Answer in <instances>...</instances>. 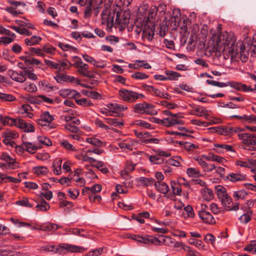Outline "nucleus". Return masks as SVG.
<instances>
[{
	"label": "nucleus",
	"instance_id": "21",
	"mask_svg": "<svg viewBox=\"0 0 256 256\" xmlns=\"http://www.w3.org/2000/svg\"><path fill=\"white\" fill-rule=\"evenodd\" d=\"M203 157L208 160L215 161L218 163H222L226 161L224 158L212 152L208 153L207 156H203Z\"/></svg>",
	"mask_w": 256,
	"mask_h": 256
},
{
	"label": "nucleus",
	"instance_id": "15",
	"mask_svg": "<svg viewBox=\"0 0 256 256\" xmlns=\"http://www.w3.org/2000/svg\"><path fill=\"white\" fill-rule=\"evenodd\" d=\"M146 108H148L147 102H144L136 104L134 106V111L136 113L141 114H154V112L146 110Z\"/></svg>",
	"mask_w": 256,
	"mask_h": 256
},
{
	"label": "nucleus",
	"instance_id": "60",
	"mask_svg": "<svg viewBox=\"0 0 256 256\" xmlns=\"http://www.w3.org/2000/svg\"><path fill=\"white\" fill-rule=\"evenodd\" d=\"M74 206V204L72 202L67 200H62L59 204V206L60 208L66 206L68 208H72Z\"/></svg>",
	"mask_w": 256,
	"mask_h": 256
},
{
	"label": "nucleus",
	"instance_id": "32",
	"mask_svg": "<svg viewBox=\"0 0 256 256\" xmlns=\"http://www.w3.org/2000/svg\"><path fill=\"white\" fill-rule=\"evenodd\" d=\"M165 73L167 76L166 78L168 80H176L178 78L181 76L180 74L174 71L168 70L165 71Z\"/></svg>",
	"mask_w": 256,
	"mask_h": 256
},
{
	"label": "nucleus",
	"instance_id": "20",
	"mask_svg": "<svg viewBox=\"0 0 256 256\" xmlns=\"http://www.w3.org/2000/svg\"><path fill=\"white\" fill-rule=\"evenodd\" d=\"M169 21L170 20H168L167 18L164 17L162 24H160L159 34L160 36L164 37L166 34V32H168Z\"/></svg>",
	"mask_w": 256,
	"mask_h": 256
},
{
	"label": "nucleus",
	"instance_id": "37",
	"mask_svg": "<svg viewBox=\"0 0 256 256\" xmlns=\"http://www.w3.org/2000/svg\"><path fill=\"white\" fill-rule=\"evenodd\" d=\"M86 142L96 146H101L103 144L102 140L95 138H86Z\"/></svg>",
	"mask_w": 256,
	"mask_h": 256
},
{
	"label": "nucleus",
	"instance_id": "50",
	"mask_svg": "<svg viewBox=\"0 0 256 256\" xmlns=\"http://www.w3.org/2000/svg\"><path fill=\"white\" fill-rule=\"evenodd\" d=\"M4 136L7 138H16L18 137L19 134L18 132L14 131L7 130L4 132Z\"/></svg>",
	"mask_w": 256,
	"mask_h": 256
},
{
	"label": "nucleus",
	"instance_id": "44",
	"mask_svg": "<svg viewBox=\"0 0 256 256\" xmlns=\"http://www.w3.org/2000/svg\"><path fill=\"white\" fill-rule=\"evenodd\" d=\"M218 134L224 136H230V126H220V129H218Z\"/></svg>",
	"mask_w": 256,
	"mask_h": 256
},
{
	"label": "nucleus",
	"instance_id": "61",
	"mask_svg": "<svg viewBox=\"0 0 256 256\" xmlns=\"http://www.w3.org/2000/svg\"><path fill=\"white\" fill-rule=\"evenodd\" d=\"M160 104L163 106H164L166 108H168L170 109H174L175 108L177 107V104L174 103L168 102L166 100H162L160 102Z\"/></svg>",
	"mask_w": 256,
	"mask_h": 256
},
{
	"label": "nucleus",
	"instance_id": "11",
	"mask_svg": "<svg viewBox=\"0 0 256 256\" xmlns=\"http://www.w3.org/2000/svg\"><path fill=\"white\" fill-rule=\"evenodd\" d=\"M156 190L160 193L165 194L164 196L168 198H170V195L168 194L170 190L168 185L164 182H155L154 183Z\"/></svg>",
	"mask_w": 256,
	"mask_h": 256
},
{
	"label": "nucleus",
	"instance_id": "45",
	"mask_svg": "<svg viewBox=\"0 0 256 256\" xmlns=\"http://www.w3.org/2000/svg\"><path fill=\"white\" fill-rule=\"evenodd\" d=\"M132 78L136 80H144L148 78V76L145 73L138 72L132 75Z\"/></svg>",
	"mask_w": 256,
	"mask_h": 256
},
{
	"label": "nucleus",
	"instance_id": "31",
	"mask_svg": "<svg viewBox=\"0 0 256 256\" xmlns=\"http://www.w3.org/2000/svg\"><path fill=\"white\" fill-rule=\"evenodd\" d=\"M154 36V31L150 29V30H146L144 28L142 32V38L144 40L146 38L148 41H151Z\"/></svg>",
	"mask_w": 256,
	"mask_h": 256
},
{
	"label": "nucleus",
	"instance_id": "26",
	"mask_svg": "<svg viewBox=\"0 0 256 256\" xmlns=\"http://www.w3.org/2000/svg\"><path fill=\"white\" fill-rule=\"evenodd\" d=\"M171 186L172 190V194L170 196H180L182 192V188L180 184L176 182H171Z\"/></svg>",
	"mask_w": 256,
	"mask_h": 256
},
{
	"label": "nucleus",
	"instance_id": "49",
	"mask_svg": "<svg viewBox=\"0 0 256 256\" xmlns=\"http://www.w3.org/2000/svg\"><path fill=\"white\" fill-rule=\"evenodd\" d=\"M251 162L252 159L248 160V161H242L240 160H238L236 162V164L237 166H239L242 167L250 168L252 166V164Z\"/></svg>",
	"mask_w": 256,
	"mask_h": 256
},
{
	"label": "nucleus",
	"instance_id": "28",
	"mask_svg": "<svg viewBox=\"0 0 256 256\" xmlns=\"http://www.w3.org/2000/svg\"><path fill=\"white\" fill-rule=\"evenodd\" d=\"M18 66L23 70L20 72H21L23 73L24 75H26L28 78L32 79V70H29L28 66H26L24 62H18Z\"/></svg>",
	"mask_w": 256,
	"mask_h": 256
},
{
	"label": "nucleus",
	"instance_id": "52",
	"mask_svg": "<svg viewBox=\"0 0 256 256\" xmlns=\"http://www.w3.org/2000/svg\"><path fill=\"white\" fill-rule=\"evenodd\" d=\"M46 64L52 68L58 70V71L61 70L60 66H59V64L55 63L50 60H45Z\"/></svg>",
	"mask_w": 256,
	"mask_h": 256
},
{
	"label": "nucleus",
	"instance_id": "35",
	"mask_svg": "<svg viewBox=\"0 0 256 256\" xmlns=\"http://www.w3.org/2000/svg\"><path fill=\"white\" fill-rule=\"evenodd\" d=\"M252 211L250 210L246 213L243 214L240 216L239 220L241 222L246 224L251 220Z\"/></svg>",
	"mask_w": 256,
	"mask_h": 256
},
{
	"label": "nucleus",
	"instance_id": "40",
	"mask_svg": "<svg viewBox=\"0 0 256 256\" xmlns=\"http://www.w3.org/2000/svg\"><path fill=\"white\" fill-rule=\"evenodd\" d=\"M10 28L14 30L20 34L27 36H29L30 34V32L26 28H20L16 26H10Z\"/></svg>",
	"mask_w": 256,
	"mask_h": 256
},
{
	"label": "nucleus",
	"instance_id": "64",
	"mask_svg": "<svg viewBox=\"0 0 256 256\" xmlns=\"http://www.w3.org/2000/svg\"><path fill=\"white\" fill-rule=\"evenodd\" d=\"M6 10L14 16H17L18 15L22 14L20 11L18 12L16 10V8H14V6H8L6 8Z\"/></svg>",
	"mask_w": 256,
	"mask_h": 256
},
{
	"label": "nucleus",
	"instance_id": "22",
	"mask_svg": "<svg viewBox=\"0 0 256 256\" xmlns=\"http://www.w3.org/2000/svg\"><path fill=\"white\" fill-rule=\"evenodd\" d=\"M136 182L144 186H152L154 182V180L152 178H146L142 176L136 179Z\"/></svg>",
	"mask_w": 256,
	"mask_h": 256
},
{
	"label": "nucleus",
	"instance_id": "47",
	"mask_svg": "<svg viewBox=\"0 0 256 256\" xmlns=\"http://www.w3.org/2000/svg\"><path fill=\"white\" fill-rule=\"evenodd\" d=\"M34 173L37 175L45 174L48 172V168L44 166H35L33 168Z\"/></svg>",
	"mask_w": 256,
	"mask_h": 256
},
{
	"label": "nucleus",
	"instance_id": "33",
	"mask_svg": "<svg viewBox=\"0 0 256 256\" xmlns=\"http://www.w3.org/2000/svg\"><path fill=\"white\" fill-rule=\"evenodd\" d=\"M106 123L114 126H119L120 128L124 126L122 122H118L116 118H105Z\"/></svg>",
	"mask_w": 256,
	"mask_h": 256
},
{
	"label": "nucleus",
	"instance_id": "36",
	"mask_svg": "<svg viewBox=\"0 0 256 256\" xmlns=\"http://www.w3.org/2000/svg\"><path fill=\"white\" fill-rule=\"evenodd\" d=\"M132 124L143 127L148 129L151 128V124L144 120H136L132 122Z\"/></svg>",
	"mask_w": 256,
	"mask_h": 256
},
{
	"label": "nucleus",
	"instance_id": "23",
	"mask_svg": "<svg viewBox=\"0 0 256 256\" xmlns=\"http://www.w3.org/2000/svg\"><path fill=\"white\" fill-rule=\"evenodd\" d=\"M41 102L49 104H54L53 99H51L44 95H39L38 96V98L33 96V104H40Z\"/></svg>",
	"mask_w": 256,
	"mask_h": 256
},
{
	"label": "nucleus",
	"instance_id": "34",
	"mask_svg": "<svg viewBox=\"0 0 256 256\" xmlns=\"http://www.w3.org/2000/svg\"><path fill=\"white\" fill-rule=\"evenodd\" d=\"M17 166L16 161L10 162L6 163H0V168L2 169L14 170Z\"/></svg>",
	"mask_w": 256,
	"mask_h": 256
},
{
	"label": "nucleus",
	"instance_id": "58",
	"mask_svg": "<svg viewBox=\"0 0 256 256\" xmlns=\"http://www.w3.org/2000/svg\"><path fill=\"white\" fill-rule=\"evenodd\" d=\"M184 210L186 212L188 217L194 218V213L192 206L190 205H188L184 208Z\"/></svg>",
	"mask_w": 256,
	"mask_h": 256
},
{
	"label": "nucleus",
	"instance_id": "51",
	"mask_svg": "<svg viewBox=\"0 0 256 256\" xmlns=\"http://www.w3.org/2000/svg\"><path fill=\"white\" fill-rule=\"evenodd\" d=\"M158 12V9H156V6H152L150 8L148 14L147 18L150 20V18H153Z\"/></svg>",
	"mask_w": 256,
	"mask_h": 256
},
{
	"label": "nucleus",
	"instance_id": "55",
	"mask_svg": "<svg viewBox=\"0 0 256 256\" xmlns=\"http://www.w3.org/2000/svg\"><path fill=\"white\" fill-rule=\"evenodd\" d=\"M159 237L160 238V239L158 238V240L159 241L158 243L156 242V244H154L155 245H162L163 244H164L166 242H168V241H170V242L171 238H170L168 236H166L163 235H160Z\"/></svg>",
	"mask_w": 256,
	"mask_h": 256
},
{
	"label": "nucleus",
	"instance_id": "62",
	"mask_svg": "<svg viewBox=\"0 0 256 256\" xmlns=\"http://www.w3.org/2000/svg\"><path fill=\"white\" fill-rule=\"evenodd\" d=\"M94 124L97 126H98L100 127V128H102L103 129H104L106 130H108L110 128L107 125L104 124L102 120H101L100 119L96 118L94 120Z\"/></svg>",
	"mask_w": 256,
	"mask_h": 256
},
{
	"label": "nucleus",
	"instance_id": "14",
	"mask_svg": "<svg viewBox=\"0 0 256 256\" xmlns=\"http://www.w3.org/2000/svg\"><path fill=\"white\" fill-rule=\"evenodd\" d=\"M20 128H24L25 132H32V124H27L24 120L22 119H16L14 125Z\"/></svg>",
	"mask_w": 256,
	"mask_h": 256
},
{
	"label": "nucleus",
	"instance_id": "29",
	"mask_svg": "<svg viewBox=\"0 0 256 256\" xmlns=\"http://www.w3.org/2000/svg\"><path fill=\"white\" fill-rule=\"evenodd\" d=\"M62 160L59 159L56 160L53 162L52 166L54 167L53 172L56 175H59L61 174V164Z\"/></svg>",
	"mask_w": 256,
	"mask_h": 256
},
{
	"label": "nucleus",
	"instance_id": "7",
	"mask_svg": "<svg viewBox=\"0 0 256 256\" xmlns=\"http://www.w3.org/2000/svg\"><path fill=\"white\" fill-rule=\"evenodd\" d=\"M221 32H218L217 34H214L210 41V44L212 47V50L214 52H220L221 49L220 44H223L221 42Z\"/></svg>",
	"mask_w": 256,
	"mask_h": 256
},
{
	"label": "nucleus",
	"instance_id": "27",
	"mask_svg": "<svg viewBox=\"0 0 256 256\" xmlns=\"http://www.w3.org/2000/svg\"><path fill=\"white\" fill-rule=\"evenodd\" d=\"M0 121L2 122L4 126H12L16 122V119L10 118L8 116H2V115L0 114Z\"/></svg>",
	"mask_w": 256,
	"mask_h": 256
},
{
	"label": "nucleus",
	"instance_id": "2",
	"mask_svg": "<svg viewBox=\"0 0 256 256\" xmlns=\"http://www.w3.org/2000/svg\"><path fill=\"white\" fill-rule=\"evenodd\" d=\"M118 94L124 101L133 102L139 98H144L142 94H138L132 90L122 88L118 91Z\"/></svg>",
	"mask_w": 256,
	"mask_h": 256
},
{
	"label": "nucleus",
	"instance_id": "42",
	"mask_svg": "<svg viewBox=\"0 0 256 256\" xmlns=\"http://www.w3.org/2000/svg\"><path fill=\"white\" fill-rule=\"evenodd\" d=\"M248 193L244 190L234 192L233 196L236 198V200L239 198L244 199L248 195Z\"/></svg>",
	"mask_w": 256,
	"mask_h": 256
},
{
	"label": "nucleus",
	"instance_id": "38",
	"mask_svg": "<svg viewBox=\"0 0 256 256\" xmlns=\"http://www.w3.org/2000/svg\"><path fill=\"white\" fill-rule=\"evenodd\" d=\"M186 173L190 176L199 177L201 176L200 172L194 168H187Z\"/></svg>",
	"mask_w": 256,
	"mask_h": 256
},
{
	"label": "nucleus",
	"instance_id": "43",
	"mask_svg": "<svg viewBox=\"0 0 256 256\" xmlns=\"http://www.w3.org/2000/svg\"><path fill=\"white\" fill-rule=\"evenodd\" d=\"M0 99L2 101L12 102L16 98L14 96L10 94L0 93Z\"/></svg>",
	"mask_w": 256,
	"mask_h": 256
},
{
	"label": "nucleus",
	"instance_id": "41",
	"mask_svg": "<svg viewBox=\"0 0 256 256\" xmlns=\"http://www.w3.org/2000/svg\"><path fill=\"white\" fill-rule=\"evenodd\" d=\"M203 198L206 201H210L214 198L212 190L209 188H206L203 194Z\"/></svg>",
	"mask_w": 256,
	"mask_h": 256
},
{
	"label": "nucleus",
	"instance_id": "63",
	"mask_svg": "<svg viewBox=\"0 0 256 256\" xmlns=\"http://www.w3.org/2000/svg\"><path fill=\"white\" fill-rule=\"evenodd\" d=\"M22 108L24 112L28 114V116L30 118H32V113L30 112L32 110L30 106L28 104H24L22 106Z\"/></svg>",
	"mask_w": 256,
	"mask_h": 256
},
{
	"label": "nucleus",
	"instance_id": "13",
	"mask_svg": "<svg viewBox=\"0 0 256 256\" xmlns=\"http://www.w3.org/2000/svg\"><path fill=\"white\" fill-rule=\"evenodd\" d=\"M8 73L12 80L16 82H23L26 80V76L20 72L18 73L12 70H9Z\"/></svg>",
	"mask_w": 256,
	"mask_h": 256
},
{
	"label": "nucleus",
	"instance_id": "24",
	"mask_svg": "<svg viewBox=\"0 0 256 256\" xmlns=\"http://www.w3.org/2000/svg\"><path fill=\"white\" fill-rule=\"evenodd\" d=\"M36 208L38 211H46L50 208V206L44 198H40V203L36 206Z\"/></svg>",
	"mask_w": 256,
	"mask_h": 256
},
{
	"label": "nucleus",
	"instance_id": "10",
	"mask_svg": "<svg viewBox=\"0 0 256 256\" xmlns=\"http://www.w3.org/2000/svg\"><path fill=\"white\" fill-rule=\"evenodd\" d=\"M198 214L200 219L206 224H213L216 223L213 216L206 210H200Z\"/></svg>",
	"mask_w": 256,
	"mask_h": 256
},
{
	"label": "nucleus",
	"instance_id": "30",
	"mask_svg": "<svg viewBox=\"0 0 256 256\" xmlns=\"http://www.w3.org/2000/svg\"><path fill=\"white\" fill-rule=\"evenodd\" d=\"M100 112L106 116H122V114L114 110H108L106 108L101 109Z\"/></svg>",
	"mask_w": 256,
	"mask_h": 256
},
{
	"label": "nucleus",
	"instance_id": "3",
	"mask_svg": "<svg viewBox=\"0 0 256 256\" xmlns=\"http://www.w3.org/2000/svg\"><path fill=\"white\" fill-rule=\"evenodd\" d=\"M83 249L80 246L72 245L68 244H60L57 248L54 246L51 247V250L48 248V251H53L54 252L62 254L65 253L66 251L72 252H80V250Z\"/></svg>",
	"mask_w": 256,
	"mask_h": 256
},
{
	"label": "nucleus",
	"instance_id": "19",
	"mask_svg": "<svg viewBox=\"0 0 256 256\" xmlns=\"http://www.w3.org/2000/svg\"><path fill=\"white\" fill-rule=\"evenodd\" d=\"M54 79L58 83H61L62 81L64 82H73L75 80V78L65 74L57 75L54 77Z\"/></svg>",
	"mask_w": 256,
	"mask_h": 256
},
{
	"label": "nucleus",
	"instance_id": "12",
	"mask_svg": "<svg viewBox=\"0 0 256 256\" xmlns=\"http://www.w3.org/2000/svg\"><path fill=\"white\" fill-rule=\"evenodd\" d=\"M38 144L34 143L33 144V150L41 148H42L41 144H44L46 146H50L52 145V142L50 140L45 136H39L38 137Z\"/></svg>",
	"mask_w": 256,
	"mask_h": 256
},
{
	"label": "nucleus",
	"instance_id": "16",
	"mask_svg": "<svg viewBox=\"0 0 256 256\" xmlns=\"http://www.w3.org/2000/svg\"><path fill=\"white\" fill-rule=\"evenodd\" d=\"M93 1L94 0H78V2L82 6H85L87 2H88L84 10L85 17H89L90 16Z\"/></svg>",
	"mask_w": 256,
	"mask_h": 256
},
{
	"label": "nucleus",
	"instance_id": "5",
	"mask_svg": "<svg viewBox=\"0 0 256 256\" xmlns=\"http://www.w3.org/2000/svg\"><path fill=\"white\" fill-rule=\"evenodd\" d=\"M113 0H108V2L104 4V8L103 10L102 13V16H106L107 18V26L108 27L112 28L113 26L114 19V12L113 13L109 12L108 9L110 8V4H112Z\"/></svg>",
	"mask_w": 256,
	"mask_h": 256
},
{
	"label": "nucleus",
	"instance_id": "54",
	"mask_svg": "<svg viewBox=\"0 0 256 256\" xmlns=\"http://www.w3.org/2000/svg\"><path fill=\"white\" fill-rule=\"evenodd\" d=\"M149 160L154 164H158L164 162V160L156 156H150L149 157Z\"/></svg>",
	"mask_w": 256,
	"mask_h": 256
},
{
	"label": "nucleus",
	"instance_id": "8",
	"mask_svg": "<svg viewBox=\"0 0 256 256\" xmlns=\"http://www.w3.org/2000/svg\"><path fill=\"white\" fill-rule=\"evenodd\" d=\"M26 139L25 136H22V140L23 146H16V152L18 154H22L24 150H26L30 154H32V143L24 141V140Z\"/></svg>",
	"mask_w": 256,
	"mask_h": 256
},
{
	"label": "nucleus",
	"instance_id": "46",
	"mask_svg": "<svg viewBox=\"0 0 256 256\" xmlns=\"http://www.w3.org/2000/svg\"><path fill=\"white\" fill-rule=\"evenodd\" d=\"M72 90L69 88L62 89L59 90L58 93L60 96L63 98H70Z\"/></svg>",
	"mask_w": 256,
	"mask_h": 256
},
{
	"label": "nucleus",
	"instance_id": "17",
	"mask_svg": "<svg viewBox=\"0 0 256 256\" xmlns=\"http://www.w3.org/2000/svg\"><path fill=\"white\" fill-rule=\"evenodd\" d=\"M226 179L232 182H236L246 180V176L238 173L232 172L228 174Z\"/></svg>",
	"mask_w": 256,
	"mask_h": 256
},
{
	"label": "nucleus",
	"instance_id": "9",
	"mask_svg": "<svg viewBox=\"0 0 256 256\" xmlns=\"http://www.w3.org/2000/svg\"><path fill=\"white\" fill-rule=\"evenodd\" d=\"M114 12L116 13L115 23L118 24H122L121 27L124 25V28H125L126 24L129 22L130 14L128 13L126 14V12H124L122 16L121 17L122 12L114 11Z\"/></svg>",
	"mask_w": 256,
	"mask_h": 256
},
{
	"label": "nucleus",
	"instance_id": "39",
	"mask_svg": "<svg viewBox=\"0 0 256 256\" xmlns=\"http://www.w3.org/2000/svg\"><path fill=\"white\" fill-rule=\"evenodd\" d=\"M15 204L18 206H21L24 207L31 208L32 204L29 202L28 200L26 197H24L22 200H17Z\"/></svg>",
	"mask_w": 256,
	"mask_h": 256
},
{
	"label": "nucleus",
	"instance_id": "56",
	"mask_svg": "<svg viewBox=\"0 0 256 256\" xmlns=\"http://www.w3.org/2000/svg\"><path fill=\"white\" fill-rule=\"evenodd\" d=\"M86 94L88 97L94 99L100 100L102 98V96L96 92H86Z\"/></svg>",
	"mask_w": 256,
	"mask_h": 256
},
{
	"label": "nucleus",
	"instance_id": "57",
	"mask_svg": "<svg viewBox=\"0 0 256 256\" xmlns=\"http://www.w3.org/2000/svg\"><path fill=\"white\" fill-rule=\"evenodd\" d=\"M42 120L48 122H50L54 120L53 116L50 114L48 112H45L42 115Z\"/></svg>",
	"mask_w": 256,
	"mask_h": 256
},
{
	"label": "nucleus",
	"instance_id": "4",
	"mask_svg": "<svg viewBox=\"0 0 256 256\" xmlns=\"http://www.w3.org/2000/svg\"><path fill=\"white\" fill-rule=\"evenodd\" d=\"M206 82L208 84L212 85L213 86H216L220 88H223L227 86H230L238 91H240L241 83L239 82L232 81L228 82L226 83H224L210 80H207Z\"/></svg>",
	"mask_w": 256,
	"mask_h": 256
},
{
	"label": "nucleus",
	"instance_id": "25",
	"mask_svg": "<svg viewBox=\"0 0 256 256\" xmlns=\"http://www.w3.org/2000/svg\"><path fill=\"white\" fill-rule=\"evenodd\" d=\"M140 242H142L144 244L150 242L154 244L158 243L159 242L158 238L149 235H146V236H140Z\"/></svg>",
	"mask_w": 256,
	"mask_h": 256
},
{
	"label": "nucleus",
	"instance_id": "18",
	"mask_svg": "<svg viewBox=\"0 0 256 256\" xmlns=\"http://www.w3.org/2000/svg\"><path fill=\"white\" fill-rule=\"evenodd\" d=\"M59 226L55 224H50L46 226H33V230L42 231H54L56 230Z\"/></svg>",
	"mask_w": 256,
	"mask_h": 256
},
{
	"label": "nucleus",
	"instance_id": "53",
	"mask_svg": "<svg viewBox=\"0 0 256 256\" xmlns=\"http://www.w3.org/2000/svg\"><path fill=\"white\" fill-rule=\"evenodd\" d=\"M28 56H20V58L24 61V66H28L29 70L32 68V58H29Z\"/></svg>",
	"mask_w": 256,
	"mask_h": 256
},
{
	"label": "nucleus",
	"instance_id": "59",
	"mask_svg": "<svg viewBox=\"0 0 256 256\" xmlns=\"http://www.w3.org/2000/svg\"><path fill=\"white\" fill-rule=\"evenodd\" d=\"M236 96H234L231 95L229 96V100H236L238 102H244V98L241 94L239 93H236Z\"/></svg>",
	"mask_w": 256,
	"mask_h": 256
},
{
	"label": "nucleus",
	"instance_id": "1",
	"mask_svg": "<svg viewBox=\"0 0 256 256\" xmlns=\"http://www.w3.org/2000/svg\"><path fill=\"white\" fill-rule=\"evenodd\" d=\"M215 190L218 200L221 202L222 206L225 208L226 210L228 211H236L238 210V204L236 203L233 206L232 199L227 194L225 188L218 185L215 187Z\"/></svg>",
	"mask_w": 256,
	"mask_h": 256
},
{
	"label": "nucleus",
	"instance_id": "48",
	"mask_svg": "<svg viewBox=\"0 0 256 256\" xmlns=\"http://www.w3.org/2000/svg\"><path fill=\"white\" fill-rule=\"evenodd\" d=\"M60 144L67 150L72 152L76 150L75 147L66 140H63L62 142H60Z\"/></svg>",
	"mask_w": 256,
	"mask_h": 256
},
{
	"label": "nucleus",
	"instance_id": "6",
	"mask_svg": "<svg viewBox=\"0 0 256 256\" xmlns=\"http://www.w3.org/2000/svg\"><path fill=\"white\" fill-rule=\"evenodd\" d=\"M238 136L246 146H256V136L249 133L238 134Z\"/></svg>",
	"mask_w": 256,
	"mask_h": 256
}]
</instances>
